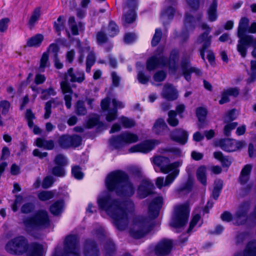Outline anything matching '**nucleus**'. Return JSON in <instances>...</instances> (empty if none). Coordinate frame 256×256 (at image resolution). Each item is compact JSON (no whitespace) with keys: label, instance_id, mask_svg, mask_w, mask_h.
<instances>
[{"label":"nucleus","instance_id":"5701e85b","mask_svg":"<svg viewBox=\"0 0 256 256\" xmlns=\"http://www.w3.org/2000/svg\"><path fill=\"white\" fill-rule=\"evenodd\" d=\"M188 136V132L182 129H176L170 134V138L172 140L182 144L186 142Z\"/></svg>","mask_w":256,"mask_h":256},{"label":"nucleus","instance_id":"bb28decb","mask_svg":"<svg viewBox=\"0 0 256 256\" xmlns=\"http://www.w3.org/2000/svg\"><path fill=\"white\" fill-rule=\"evenodd\" d=\"M166 128L168 126L165 121L160 118L155 122L152 127V131L156 134H162Z\"/></svg>","mask_w":256,"mask_h":256},{"label":"nucleus","instance_id":"37998d69","mask_svg":"<svg viewBox=\"0 0 256 256\" xmlns=\"http://www.w3.org/2000/svg\"><path fill=\"white\" fill-rule=\"evenodd\" d=\"M64 23L65 20L62 16H60L57 20L54 22V28L58 35H60V31L64 28Z\"/></svg>","mask_w":256,"mask_h":256},{"label":"nucleus","instance_id":"a211bd4d","mask_svg":"<svg viewBox=\"0 0 256 256\" xmlns=\"http://www.w3.org/2000/svg\"><path fill=\"white\" fill-rule=\"evenodd\" d=\"M161 96L163 98L168 100H175L178 96V92L173 85L168 83L164 84Z\"/></svg>","mask_w":256,"mask_h":256},{"label":"nucleus","instance_id":"4c0bfd02","mask_svg":"<svg viewBox=\"0 0 256 256\" xmlns=\"http://www.w3.org/2000/svg\"><path fill=\"white\" fill-rule=\"evenodd\" d=\"M206 168L204 166H200L197 170L196 176L200 182L206 185Z\"/></svg>","mask_w":256,"mask_h":256},{"label":"nucleus","instance_id":"a19ab883","mask_svg":"<svg viewBox=\"0 0 256 256\" xmlns=\"http://www.w3.org/2000/svg\"><path fill=\"white\" fill-rule=\"evenodd\" d=\"M50 62L48 60V52L43 53L41 58L40 60V64L39 66V70L40 72H44V68L46 67L50 66Z\"/></svg>","mask_w":256,"mask_h":256},{"label":"nucleus","instance_id":"8fccbe9b","mask_svg":"<svg viewBox=\"0 0 256 256\" xmlns=\"http://www.w3.org/2000/svg\"><path fill=\"white\" fill-rule=\"evenodd\" d=\"M174 10L172 7H168L166 10L162 13V18L164 20L167 18L172 19L174 15Z\"/></svg>","mask_w":256,"mask_h":256},{"label":"nucleus","instance_id":"ea45409f","mask_svg":"<svg viewBox=\"0 0 256 256\" xmlns=\"http://www.w3.org/2000/svg\"><path fill=\"white\" fill-rule=\"evenodd\" d=\"M214 157L221 162L222 164L225 166H229L231 164V162L228 157L224 156L220 152H216L214 153Z\"/></svg>","mask_w":256,"mask_h":256},{"label":"nucleus","instance_id":"c9c22d12","mask_svg":"<svg viewBox=\"0 0 256 256\" xmlns=\"http://www.w3.org/2000/svg\"><path fill=\"white\" fill-rule=\"evenodd\" d=\"M74 112L78 116H84L87 113V110L84 103L82 100H78L74 106Z\"/></svg>","mask_w":256,"mask_h":256},{"label":"nucleus","instance_id":"58836bf2","mask_svg":"<svg viewBox=\"0 0 256 256\" xmlns=\"http://www.w3.org/2000/svg\"><path fill=\"white\" fill-rule=\"evenodd\" d=\"M100 124V118L98 115L92 114L88 116V120L86 122V126L88 128H92Z\"/></svg>","mask_w":256,"mask_h":256},{"label":"nucleus","instance_id":"79ce46f5","mask_svg":"<svg viewBox=\"0 0 256 256\" xmlns=\"http://www.w3.org/2000/svg\"><path fill=\"white\" fill-rule=\"evenodd\" d=\"M168 118L167 120L168 124L172 126H176L178 124V120L176 118V112L174 110H170L168 113Z\"/></svg>","mask_w":256,"mask_h":256},{"label":"nucleus","instance_id":"f8f14e48","mask_svg":"<svg viewBox=\"0 0 256 256\" xmlns=\"http://www.w3.org/2000/svg\"><path fill=\"white\" fill-rule=\"evenodd\" d=\"M58 142L62 148H68L70 147H76L82 143V138L76 134L70 136L64 134L59 137Z\"/></svg>","mask_w":256,"mask_h":256},{"label":"nucleus","instance_id":"338daca9","mask_svg":"<svg viewBox=\"0 0 256 256\" xmlns=\"http://www.w3.org/2000/svg\"><path fill=\"white\" fill-rule=\"evenodd\" d=\"M235 114V110L233 109L232 110H230L228 112L224 117V122L226 123L230 122L232 120H234L236 118Z\"/></svg>","mask_w":256,"mask_h":256},{"label":"nucleus","instance_id":"2eb2a0df","mask_svg":"<svg viewBox=\"0 0 256 256\" xmlns=\"http://www.w3.org/2000/svg\"><path fill=\"white\" fill-rule=\"evenodd\" d=\"M172 244L170 240H163L160 241L155 246L154 252L158 256H165L170 254Z\"/></svg>","mask_w":256,"mask_h":256},{"label":"nucleus","instance_id":"49530a36","mask_svg":"<svg viewBox=\"0 0 256 256\" xmlns=\"http://www.w3.org/2000/svg\"><path fill=\"white\" fill-rule=\"evenodd\" d=\"M96 58L95 55L92 52H90L86 58V71L90 72L91 66L94 64L95 62Z\"/></svg>","mask_w":256,"mask_h":256},{"label":"nucleus","instance_id":"39448f33","mask_svg":"<svg viewBox=\"0 0 256 256\" xmlns=\"http://www.w3.org/2000/svg\"><path fill=\"white\" fill-rule=\"evenodd\" d=\"M64 246L56 248L52 256H80L79 242L75 235L68 236L64 240Z\"/></svg>","mask_w":256,"mask_h":256},{"label":"nucleus","instance_id":"69168bd1","mask_svg":"<svg viewBox=\"0 0 256 256\" xmlns=\"http://www.w3.org/2000/svg\"><path fill=\"white\" fill-rule=\"evenodd\" d=\"M58 51L59 48L58 44H52L49 46L47 52H48V54L50 52L53 53L54 56V58L58 56Z\"/></svg>","mask_w":256,"mask_h":256},{"label":"nucleus","instance_id":"0eeeda50","mask_svg":"<svg viewBox=\"0 0 256 256\" xmlns=\"http://www.w3.org/2000/svg\"><path fill=\"white\" fill-rule=\"evenodd\" d=\"M190 214L189 204L186 202L174 206V214L170 226L174 228L184 226L188 220Z\"/></svg>","mask_w":256,"mask_h":256},{"label":"nucleus","instance_id":"680f3d73","mask_svg":"<svg viewBox=\"0 0 256 256\" xmlns=\"http://www.w3.org/2000/svg\"><path fill=\"white\" fill-rule=\"evenodd\" d=\"M166 76V73L163 70H160L156 72L154 74L153 78L156 82H162L164 80Z\"/></svg>","mask_w":256,"mask_h":256},{"label":"nucleus","instance_id":"ddd939ff","mask_svg":"<svg viewBox=\"0 0 256 256\" xmlns=\"http://www.w3.org/2000/svg\"><path fill=\"white\" fill-rule=\"evenodd\" d=\"M250 208V203L245 202L242 203L235 213L234 216V224L241 225L246 223L248 220V212Z\"/></svg>","mask_w":256,"mask_h":256},{"label":"nucleus","instance_id":"bf43d9fd","mask_svg":"<svg viewBox=\"0 0 256 256\" xmlns=\"http://www.w3.org/2000/svg\"><path fill=\"white\" fill-rule=\"evenodd\" d=\"M117 112L118 110H116V108H112L110 110L106 116V120L108 122H110L116 120L117 118Z\"/></svg>","mask_w":256,"mask_h":256},{"label":"nucleus","instance_id":"393cba45","mask_svg":"<svg viewBox=\"0 0 256 256\" xmlns=\"http://www.w3.org/2000/svg\"><path fill=\"white\" fill-rule=\"evenodd\" d=\"M43 246L37 243H32L29 244L28 250L25 254L26 256H42L43 254Z\"/></svg>","mask_w":256,"mask_h":256},{"label":"nucleus","instance_id":"864d4df0","mask_svg":"<svg viewBox=\"0 0 256 256\" xmlns=\"http://www.w3.org/2000/svg\"><path fill=\"white\" fill-rule=\"evenodd\" d=\"M118 31V26L113 22H110L108 26V32L109 36H113L116 35Z\"/></svg>","mask_w":256,"mask_h":256},{"label":"nucleus","instance_id":"e433bc0d","mask_svg":"<svg viewBox=\"0 0 256 256\" xmlns=\"http://www.w3.org/2000/svg\"><path fill=\"white\" fill-rule=\"evenodd\" d=\"M216 7L217 2L216 0H214L208 11V20L211 22L215 20L216 18Z\"/></svg>","mask_w":256,"mask_h":256},{"label":"nucleus","instance_id":"4468645a","mask_svg":"<svg viewBox=\"0 0 256 256\" xmlns=\"http://www.w3.org/2000/svg\"><path fill=\"white\" fill-rule=\"evenodd\" d=\"M160 144V141L156 140H147L139 144L132 146L129 149L130 152H140L146 153L152 150L156 145Z\"/></svg>","mask_w":256,"mask_h":256},{"label":"nucleus","instance_id":"cd10ccee","mask_svg":"<svg viewBox=\"0 0 256 256\" xmlns=\"http://www.w3.org/2000/svg\"><path fill=\"white\" fill-rule=\"evenodd\" d=\"M219 146L224 150L229 152L234 151V140L230 138L222 140L219 142Z\"/></svg>","mask_w":256,"mask_h":256},{"label":"nucleus","instance_id":"6e6d98bb","mask_svg":"<svg viewBox=\"0 0 256 256\" xmlns=\"http://www.w3.org/2000/svg\"><path fill=\"white\" fill-rule=\"evenodd\" d=\"M238 126V123L236 122L228 123L226 124L224 128V135L229 136L230 134V131L234 129Z\"/></svg>","mask_w":256,"mask_h":256},{"label":"nucleus","instance_id":"c03bdc74","mask_svg":"<svg viewBox=\"0 0 256 256\" xmlns=\"http://www.w3.org/2000/svg\"><path fill=\"white\" fill-rule=\"evenodd\" d=\"M251 74L250 77L247 80V82L250 84L256 79V61L252 60L250 62Z\"/></svg>","mask_w":256,"mask_h":256},{"label":"nucleus","instance_id":"e2e57ef3","mask_svg":"<svg viewBox=\"0 0 256 256\" xmlns=\"http://www.w3.org/2000/svg\"><path fill=\"white\" fill-rule=\"evenodd\" d=\"M54 162L56 164L61 166H66L67 164L66 158L61 154L58 155L56 157Z\"/></svg>","mask_w":256,"mask_h":256},{"label":"nucleus","instance_id":"6ab92c4d","mask_svg":"<svg viewBox=\"0 0 256 256\" xmlns=\"http://www.w3.org/2000/svg\"><path fill=\"white\" fill-rule=\"evenodd\" d=\"M64 76L72 82H82L85 78L84 74L82 71L76 70L74 72L72 68H70L65 74Z\"/></svg>","mask_w":256,"mask_h":256},{"label":"nucleus","instance_id":"423d86ee","mask_svg":"<svg viewBox=\"0 0 256 256\" xmlns=\"http://www.w3.org/2000/svg\"><path fill=\"white\" fill-rule=\"evenodd\" d=\"M23 224L26 230L28 232L36 228L47 227L50 224L48 212L46 210H38L33 216L24 218Z\"/></svg>","mask_w":256,"mask_h":256},{"label":"nucleus","instance_id":"5fc2aeb1","mask_svg":"<svg viewBox=\"0 0 256 256\" xmlns=\"http://www.w3.org/2000/svg\"><path fill=\"white\" fill-rule=\"evenodd\" d=\"M41 98L42 100H46L48 98L49 96H54L56 92L52 88H50L48 89H45L42 90Z\"/></svg>","mask_w":256,"mask_h":256},{"label":"nucleus","instance_id":"9d476101","mask_svg":"<svg viewBox=\"0 0 256 256\" xmlns=\"http://www.w3.org/2000/svg\"><path fill=\"white\" fill-rule=\"evenodd\" d=\"M182 164V160H180L160 168V171L164 174H168L172 171L171 173L166 176L164 183V186H168L174 181L179 174L180 170L178 168Z\"/></svg>","mask_w":256,"mask_h":256},{"label":"nucleus","instance_id":"412c9836","mask_svg":"<svg viewBox=\"0 0 256 256\" xmlns=\"http://www.w3.org/2000/svg\"><path fill=\"white\" fill-rule=\"evenodd\" d=\"M84 254V256H100L98 248L94 240H88L86 241Z\"/></svg>","mask_w":256,"mask_h":256},{"label":"nucleus","instance_id":"f3484780","mask_svg":"<svg viewBox=\"0 0 256 256\" xmlns=\"http://www.w3.org/2000/svg\"><path fill=\"white\" fill-rule=\"evenodd\" d=\"M68 80H69L68 79H66V78L64 76V80H62L60 82V88L63 94H68L64 96V99L65 100L66 106L68 108H70L71 107L72 100L71 94L72 93V90L70 86Z\"/></svg>","mask_w":256,"mask_h":256},{"label":"nucleus","instance_id":"1a4fd4ad","mask_svg":"<svg viewBox=\"0 0 256 256\" xmlns=\"http://www.w3.org/2000/svg\"><path fill=\"white\" fill-rule=\"evenodd\" d=\"M138 140V136L130 132H124L120 135L112 137L110 140V145L115 148L123 146L125 144L136 142Z\"/></svg>","mask_w":256,"mask_h":256},{"label":"nucleus","instance_id":"f03ea898","mask_svg":"<svg viewBox=\"0 0 256 256\" xmlns=\"http://www.w3.org/2000/svg\"><path fill=\"white\" fill-rule=\"evenodd\" d=\"M163 203V198H154L148 206V218L139 216L134 218L130 227V234L135 238H140L148 234L152 229V220L157 218Z\"/></svg>","mask_w":256,"mask_h":256},{"label":"nucleus","instance_id":"a18cd8bd","mask_svg":"<svg viewBox=\"0 0 256 256\" xmlns=\"http://www.w3.org/2000/svg\"><path fill=\"white\" fill-rule=\"evenodd\" d=\"M54 194L52 191H42L38 194V197L40 200L45 201L52 198Z\"/></svg>","mask_w":256,"mask_h":256},{"label":"nucleus","instance_id":"aec40b11","mask_svg":"<svg viewBox=\"0 0 256 256\" xmlns=\"http://www.w3.org/2000/svg\"><path fill=\"white\" fill-rule=\"evenodd\" d=\"M166 64L167 60L164 58L162 56H160L159 58L152 56L147 61L146 69L149 71H151L159 66H164Z\"/></svg>","mask_w":256,"mask_h":256},{"label":"nucleus","instance_id":"473e14b6","mask_svg":"<svg viewBox=\"0 0 256 256\" xmlns=\"http://www.w3.org/2000/svg\"><path fill=\"white\" fill-rule=\"evenodd\" d=\"M244 256H256V240L251 241L248 244Z\"/></svg>","mask_w":256,"mask_h":256},{"label":"nucleus","instance_id":"774afa93","mask_svg":"<svg viewBox=\"0 0 256 256\" xmlns=\"http://www.w3.org/2000/svg\"><path fill=\"white\" fill-rule=\"evenodd\" d=\"M34 206L32 203L28 202L24 204L22 207V212L25 214L30 213L34 210Z\"/></svg>","mask_w":256,"mask_h":256},{"label":"nucleus","instance_id":"052dcab7","mask_svg":"<svg viewBox=\"0 0 256 256\" xmlns=\"http://www.w3.org/2000/svg\"><path fill=\"white\" fill-rule=\"evenodd\" d=\"M192 185L190 182H187L184 186L178 188L177 190L180 195L184 192V194H187L192 190Z\"/></svg>","mask_w":256,"mask_h":256},{"label":"nucleus","instance_id":"09e8293b","mask_svg":"<svg viewBox=\"0 0 256 256\" xmlns=\"http://www.w3.org/2000/svg\"><path fill=\"white\" fill-rule=\"evenodd\" d=\"M121 123L124 127L126 128H130L135 126V122L128 118L122 116L120 118Z\"/></svg>","mask_w":256,"mask_h":256},{"label":"nucleus","instance_id":"a878e982","mask_svg":"<svg viewBox=\"0 0 256 256\" xmlns=\"http://www.w3.org/2000/svg\"><path fill=\"white\" fill-rule=\"evenodd\" d=\"M62 104V102H60L57 98H52L50 100L46 102V103L44 108L46 112L44 114V118L45 119H48L50 118L52 112L51 108L52 106L56 107Z\"/></svg>","mask_w":256,"mask_h":256},{"label":"nucleus","instance_id":"c85d7f7f","mask_svg":"<svg viewBox=\"0 0 256 256\" xmlns=\"http://www.w3.org/2000/svg\"><path fill=\"white\" fill-rule=\"evenodd\" d=\"M36 144L38 147L47 150H52L54 148V142L52 140H47L44 138H38Z\"/></svg>","mask_w":256,"mask_h":256},{"label":"nucleus","instance_id":"c756f323","mask_svg":"<svg viewBox=\"0 0 256 256\" xmlns=\"http://www.w3.org/2000/svg\"><path fill=\"white\" fill-rule=\"evenodd\" d=\"M64 202L62 200H58L54 202L50 208V212L54 216H58L63 210Z\"/></svg>","mask_w":256,"mask_h":256},{"label":"nucleus","instance_id":"f257e3e1","mask_svg":"<svg viewBox=\"0 0 256 256\" xmlns=\"http://www.w3.org/2000/svg\"><path fill=\"white\" fill-rule=\"evenodd\" d=\"M99 208L104 210L114 220L118 229L124 230L128 226V214L134 208V204L130 200L121 202L111 198L108 192L100 196L98 199Z\"/></svg>","mask_w":256,"mask_h":256},{"label":"nucleus","instance_id":"b1692460","mask_svg":"<svg viewBox=\"0 0 256 256\" xmlns=\"http://www.w3.org/2000/svg\"><path fill=\"white\" fill-rule=\"evenodd\" d=\"M136 3L135 0H129L128 6L130 8L129 12L124 16V22L127 24H130L135 20V14L134 8L136 7Z\"/></svg>","mask_w":256,"mask_h":256},{"label":"nucleus","instance_id":"13d9d810","mask_svg":"<svg viewBox=\"0 0 256 256\" xmlns=\"http://www.w3.org/2000/svg\"><path fill=\"white\" fill-rule=\"evenodd\" d=\"M72 174L77 179H81L84 176V174L81 170V168L78 166H74L72 168Z\"/></svg>","mask_w":256,"mask_h":256},{"label":"nucleus","instance_id":"4d7b16f0","mask_svg":"<svg viewBox=\"0 0 256 256\" xmlns=\"http://www.w3.org/2000/svg\"><path fill=\"white\" fill-rule=\"evenodd\" d=\"M96 40L99 44H102L108 41L106 34L102 30H100L96 34Z\"/></svg>","mask_w":256,"mask_h":256},{"label":"nucleus","instance_id":"7c9ffc66","mask_svg":"<svg viewBox=\"0 0 256 256\" xmlns=\"http://www.w3.org/2000/svg\"><path fill=\"white\" fill-rule=\"evenodd\" d=\"M68 26L73 35H78V26L80 29L82 28V24L80 22L77 25L74 16H70L68 20Z\"/></svg>","mask_w":256,"mask_h":256},{"label":"nucleus","instance_id":"f704fd0d","mask_svg":"<svg viewBox=\"0 0 256 256\" xmlns=\"http://www.w3.org/2000/svg\"><path fill=\"white\" fill-rule=\"evenodd\" d=\"M178 52L176 50H172L170 55L168 64L170 69L174 72H175L176 70L177 66L176 64L178 61Z\"/></svg>","mask_w":256,"mask_h":256},{"label":"nucleus","instance_id":"6e6552de","mask_svg":"<svg viewBox=\"0 0 256 256\" xmlns=\"http://www.w3.org/2000/svg\"><path fill=\"white\" fill-rule=\"evenodd\" d=\"M29 248L28 240L23 236H18L10 240L5 246L6 251L10 254L22 256Z\"/></svg>","mask_w":256,"mask_h":256},{"label":"nucleus","instance_id":"72a5a7b5","mask_svg":"<svg viewBox=\"0 0 256 256\" xmlns=\"http://www.w3.org/2000/svg\"><path fill=\"white\" fill-rule=\"evenodd\" d=\"M44 40V36L37 34L30 38L27 42V46L29 47L38 46Z\"/></svg>","mask_w":256,"mask_h":256},{"label":"nucleus","instance_id":"4be33fe9","mask_svg":"<svg viewBox=\"0 0 256 256\" xmlns=\"http://www.w3.org/2000/svg\"><path fill=\"white\" fill-rule=\"evenodd\" d=\"M189 64L190 60L187 58L182 60L181 62L183 74L185 78L188 81L190 79V73L194 72L197 76H200L201 74V72L200 70L194 67L190 68Z\"/></svg>","mask_w":256,"mask_h":256},{"label":"nucleus","instance_id":"0e129e2a","mask_svg":"<svg viewBox=\"0 0 256 256\" xmlns=\"http://www.w3.org/2000/svg\"><path fill=\"white\" fill-rule=\"evenodd\" d=\"M162 37V32L160 30H156L155 34L152 41V44L153 46H156L160 41Z\"/></svg>","mask_w":256,"mask_h":256},{"label":"nucleus","instance_id":"3c124183","mask_svg":"<svg viewBox=\"0 0 256 256\" xmlns=\"http://www.w3.org/2000/svg\"><path fill=\"white\" fill-rule=\"evenodd\" d=\"M106 256H110L115 252L116 248L114 244L112 242H108L104 246Z\"/></svg>","mask_w":256,"mask_h":256},{"label":"nucleus","instance_id":"7ed1b4c3","mask_svg":"<svg viewBox=\"0 0 256 256\" xmlns=\"http://www.w3.org/2000/svg\"><path fill=\"white\" fill-rule=\"evenodd\" d=\"M106 185L109 191H116L118 196H130L134 189L123 172L116 170L110 173L106 179Z\"/></svg>","mask_w":256,"mask_h":256},{"label":"nucleus","instance_id":"de8ad7c7","mask_svg":"<svg viewBox=\"0 0 256 256\" xmlns=\"http://www.w3.org/2000/svg\"><path fill=\"white\" fill-rule=\"evenodd\" d=\"M196 114L199 121L202 123L204 122L207 114L206 109L201 107L198 108L196 109Z\"/></svg>","mask_w":256,"mask_h":256},{"label":"nucleus","instance_id":"20e7f679","mask_svg":"<svg viewBox=\"0 0 256 256\" xmlns=\"http://www.w3.org/2000/svg\"><path fill=\"white\" fill-rule=\"evenodd\" d=\"M248 24L249 20L246 17L242 18L240 21L238 30V36L240 40L237 50L242 57H245L247 51L246 46H252L254 48L252 54L256 58V38L250 35L244 34L248 30Z\"/></svg>","mask_w":256,"mask_h":256},{"label":"nucleus","instance_id":"9b49d317","mask_svg":"<svg viewBox=\"0 0 256 256\" xmlns=\"http://www.w3.org/2000/svg\"><path fill=\"white\" fill-rule=\"evenodd\" d=\"M201 28L202 30H206V32L198 36L196 40V43L202 44V48L200 49V52L202 58L204 60V50L210 46L212 36H208L211 28L207 24L205 23L202 24Z\"/></svg>","mask_w":256,"mask_h":256},{"label":"nucleus","instance_id":"dca6fc26","mask_svg":"<svg viewBox=\"0 0 256 256\" xmlns=\"http://www.w3.org/2000/svg\"><path fill=\"white\" fill-rule=\"evenodd\" d=\"M154 186L150 181L147 180H143L140 184L138 194L141 198L146 197L148 195L152 193V189Z\"/></svg>","mask_w":256,"mask_h":256},{"label":"nucleus","instance_id":"603ef678","mask_svg":"<svg viewBox=\"0 0 256 256\" xmlns=\"http://www.w3.org/2000/svg\"><path fill=\"white\" fill-rule=\"evenodd\" d=\"M168 159L164 156H154L153 158V162L158 166L164 167L162 166V164L164 162H166Z\"/></svg>","mask_w":256,"mask_h":256},{"label":"nucleus","instance_id":"2f4dec72","mask_svg":"<svg viewBox=\"0 0 256 256\" xmlns=\"http://www.w3.org/2000/svg\"><path fill=\"white\" fill-rule=\"evenodd\" d=\"M40 15L41 8L40 6L36 8L33 10L28 22V24L31 28L33 27L36 22L39 20L40 17Z\"/></svg>","mask_w":256,"mask_h":256}]
</instances>
